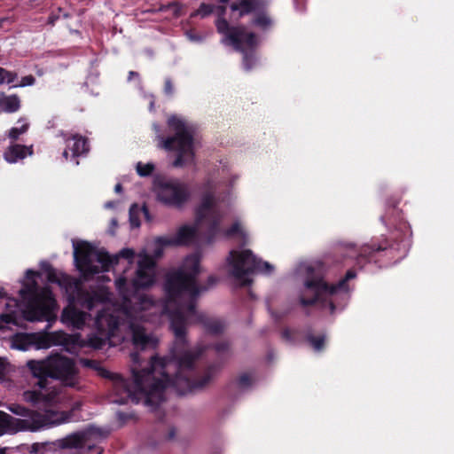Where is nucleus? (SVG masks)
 <instances>
[{
	"instance_id": "43",
	"label": "nucleus",
	"mask_w": 454,
	"mask_h": 454,
	"mask_svg": "<svg viewBox=\"0 0 454 454\" xmlns=\"http://www.w3.org/2000/svg\"><path fill=\"white\" fill-rule=\"evenodd\" d=\"M112 223H113V224H116V220H115V219H113V220H112Z\"/></svg>"
},
{
	"instance_id": "8",
	"label": "nucleus",
	"mask_w": 454,
	"mask_h": 454,
	"mask_svg": "<svg viewBox=\"0 0 454 454\" xmlns=\"http://www.w3.org/2000/svg\"><path fill=\"white\" fill-rule=\"evenodd\" d=\"M32 376L37 380L39 391L27 390L23 393V400L35 406L51 407L62 403L66 396L56 387H48L49 379L51 378L50 356L44 360H29L27 362Z\"/></svg>"
},
{
	"instance_id": "39",
	"label": "nucleus",
	"mask_w": 454,
	"mask_h": 454,
	"mask_svg": "<svg viewBox=\"0 0 454 454\" xmlns=\"http://www.w3.org/2000/svg\"><path fill=\"white\" fill-rule=\"evenodd\" d=\"M137 77L138 76V74L134 72V71H130L129 74V80L130 81L132 78L134 77Z\"/></svg>"
},
{
	"instance_id": "31",
	"label": "nucleus",
	"mask_w": 454,
	"mask_h": 454,
	"mask_svg": "<svg viewBox=\"0 0 454 454\" xmlns=\"http://www.w3.org/2000/svg\"><path fill=\"white\" fill-rule=\"evenodd\" d=\"M136 206L133 205L131 207H130V210H129V222H130V225L134 228H137L139 227L140 225V222L139 220L134 216V209H135Z\"/></svg>"
},
{
	"instance_id": "29",
	"label": "nucleus",
	"mask_w": 454,
	"mask_h": 454,
	"mask_svg": "<svg viewBox=\"0 0 454 454\" xmlns=\"http://www.w3.org/2000/svg\"><path fill=\"white\" fill-rule=\"evenodd\" d=\"M252 383V378L248 374H243L239 379V386L240 388L244 389L249 387Z\"/></svg>"
},
{
	"instance_id": "30",
	"label": "nucleus",
	"mask_w": 454,
	"mask_h": 454,
	"mask_svg": "<svg viewBox=\"0 0 454 454\" xmlns=\"http://www.w3.org/2000/svg\"><path fill=\"white\" fill-rule=\"evenodd\" d=\"M185 35H186L187 38H188L191 42L200 43V42H202V41H203V39H204V36L198 35V34H197V33H195V31H193V30L186 31V32H185Z\"/></svg>"
},
{
	"instance_id": "37",
	"label": "nucleus",
	"mask_w": 454,
	"mask_h": 454,
	"mask_svg": "<svg viewBox=\"0 0 454 454\" xmlns=\"http://www.w3.org/2000/svg\"><path fill=\"white\" fill-rule=\"evenodd\" d=\"M114 206H115L114 201H108L105 204L106 208H113V207H114Z\"/></svg>"
},
{
	"instance_id": "33",
	"label": "nucleus",
	"mask_w": 454,
	"mask_h": 454,
	"mask_svg": "<svg viewBox=\"0 0 454 454\" xmlns=\"http://www.w3.org/2000/svg\"><path fill=\"white\" fill-rule=\"evenodd\" d=\"M164 90L167 94H168V95L172 94L173 87H172L171 82L169 80H166Z\"/></svg>"
},
{
	"instance_id": "41",
	"label": "nucleus",
	"mask_w": 454,
	"mask_h": 454,
	"mask_svg": "<svg viewBox=\"0 0 454 454\" xmlns=\"http://www.w3.org/2000/svg\"><path fill=\"white\" fill-rule=\"evenodd\" d=\"M154 253H155V256L156 257H160L161 255V250L160 249L155 250Z\"/></svg>"
},
{
	"instance_id": "28",
	"label": "nucleus",
	"mask_w": 454,
	"mask_h": 454,
	"mask_svg": "<svg viewBox=\"0 0 454 454\" xmlns=\"http://www.w3.org/2000/svg\"><path fill=\"white\" fill-rule=\"evenodd\" d=\"M308 340L312 345L316 351H320L324 348L325 337L324 336H309Z\"/></svg>"
},
{
	"instance_id": "13",
	"label": "nucleus",
	"mask_w": 454,
	"mask_h": 454,
	"mask_svg": "<svg viewBox=\"0 0 454 454\" xmlns=\"http://www.w3.org/2000/svg\"><path fill=\"white\" fill-rule=\"evenodd\" d=\"M157 200L166 206L181 207L190 199L188 185L178 179L157 178L153 183Z\"/></svg>"
},
{
	"instance_id": "36",
	"label": "nucleus",
	"mask_w": 454,
	"mask_h": 454,
	"mask_svg": "<svg viewBox=\"0 0 454 454\" xmlns=\"http://www.w3.org/2000/svg\"><path fill=\"white\" fill-rule=\"evenodd\" d=\"M153 106H154V99H153V96H150V102H149V109H150V111L153 110Z\"/></svg>"
},
{
	"instance_id": "42",
	"label": "nucleus",
	"mask_w": 454,
	"mask_h": 454,
	"mask_svg": "<svg viewBox=\"0 0 454 454\" xmlns=\"http://www.w3.org/2000/svg\"><path fill=\"white\" fill-rule=\"evenodd\" d=\"M218 1L224 4V3H227L229 0H218Z\"/></svg>"
},
{
	"instance_id": "26",
	"label": "nucleus",
	"mask_w": 454,
	"mask_h": 454,
	"mask_svg": "<svg viewBox=\"0 0 454 454\" xmlns=\"http://www.w3.org/2000/svg\"><path fill=\"white\" fill-rule=\"evenodd\" d=\"M254 24L263 29L269 27L271 25L270 18L265 13H261L254 20Z\"/></svg>"
},
{
	"instance_id": "1",
	"label": "nucleus",
	"mask_w": 454,
	"mask_h": 454,
	"mask_svg": "<svg viewBox=\"0 0 454 454\" xmlns=\"http://www.w3.org/2000/svg\"><path fill=\"white\" fill-rule=\"evenodd\" d=\"M200 262V254H192L186 256L178 268H173L165 274L163 301H156L152 296L142 294L141 309L146 310L142 317L153 325L161 324L167 317L175 341L168 357L152 356L145 362L138 352H132L131 382L119 375L113 379L112 403H143L151 410H155L166 400L170 391L185 395L209 381L211 376L208 374L200 382L193 379L197 361L207 345L200 342L194 348H190L185 338L187 325L192 323H201L212 334L224 329L222 321L208 319L195 309L197 297L217 281L215 277L209 276L207 286L199 284L198 276L202 271Z\"/></svg>"
},
{
	"instance_id": "32",
	"label": "nucleus",
	"mask_w": 454,
	"mask_h": 454,
	"mask_svg": "<svg viewBox=\"0 0 454 454\" xmlns=\"http://www.w3.org/2000/svg\"><path fill=\"white\" fill-rule=\"evenodd\" d=\"M35 80L34 76L27 75V76L22 77L19 86H20V87L31 86L35 83Z\"/></svg>"
},
{
	"instance_id": "3",
	"label": "nucleus",
	"mask_w": 454,
	"mask_h": 454,
	"mask_svg": "<svg viewBox=\"0 0 454 454\" xmlns=\"http://www.w3.org/2000/svg\"><path fill=\"white\" fill-rule=\"evenodd\" d=\"M38 273L27 270L23 286L19 291L22 307L20 309L16 299L0 292V330L19 325L21 318L27 321H47V328L56 319V301L48 287H39L36 283Z\"/></svg>"
},
{
	"instance_id": "12",
	"label": "nucleus",
	"mask_w": 454,
	"mask_h": 454,
	"mask_svg": "<svg viewBox=\"0 0 454 454\" xmlns=\"http://www.w3.org/2000/svg\"><path fill=\"white\" fill-rule=\"evenodd\" d=\"M8 410L20 417H26L25 427L27 431H38L58 427L72 420V411H60L46 409L44 412L29 411L20 404H11Z\"/></svg>"
},
{
	"instance_id": "14",
	"label": "nucleus",
	"mask_w": 454,
	"mask_h": 454,
	"mask_svg": "<svg viewBox=\"0 0 454 454\" xmlns=\"http://www.w3.org/2000/svg\"><path fill=\"white\" fill-rule=\"evenodd\" d=\"M202 231H204L205 239H207V223L206 221H199L197 207L194 223L184 224L177 230L175 235L159 237L154 242L160 247L189 245L198 239L199 235Z\"/></svg>"
},
{
	"instance_id": "27",
	"label": "nucleus",
	"mask_w": 454,
	"mask_h": 454,
	"mask_svg": "<svg viewBox=\"0 0 454 454\" xmlns=\"http://www.w3.org/2000/svg\"><path fill=\"white\" fill-rule=\"evenodd\" d=\"M214 9L215 6L212 4H201L200 8L196 12H194L191 16L193 17L196 15H200V17L204 18L211 14L214 12Z\"/></svg>"
},
{
	"instance_id": "22",
	"label": "nucleus",
	"mask_w": 454,
	"mask_h": 454,
	"mask_svg": "<svg viewBox=\"0 0 454 454\" xmlns=\"http://www.w3.org/2000/svg\"><path fill=\"white\" fill-rule=\"evenodd\" d=\"M384 249L383 247H370V246H364L361 248L360 252H359V254H357V251L356 248L354 247H350V252L348 254L349 256H355L356 255V260L357 261V263L360 264L362 260L366 257L368 254H370L372 252H375V251H380V250H382Z\"/></svg>"
},
{
	"instance_id": "9",
	"label": "nucleus",
	"mask_w": 454,
	"mask_h": 454,
	"mask_svg": "<svg viewBox=\"0 0 454 454\" xmlns=\"http://www.w3.org/2000/svg\"><path fill=\"white\" fill-rule=\"evenodd\" d=\"M226 269L229 276L238 286H247L252 282L251 276L254 272L270 274L273 266L268 262L258 259L251 250H231L226 259Z\"/></svg>"
},
{
	"instance_id": "23",
	"label": "nucleus",
	"mask_w": 454,
	"mask_h": 454,
	"mask_svg": "<svg viewBox=\"0 0 454 454\" xmlns=\"http://www.w3.org/2000/svg\"><path fill=\"white\" fill-rule=\"evenodd\" d=\"M18 123L20 124L19 127H13L9 130L8 136L13 140L18 139L20 135L26 133L29 127L26 119H20Z\"/></svg>"
},
{
	"instance_id": "21",
	"label": "nucleus",
	"mask_w": 454,
	"mask_h": 454,
	"mask_svg": "<svg viewBox=\"0 0 454 454\" xmlns=\"http://www.w3.org/2000/svg\"><path fill=\"white\" fill-rule=\"evenodd\" d=\"M0 106L7 113H14L20 109V101L15 95L4 97L0 99Z\"/></svg>"
},
{
	"instance_id": "18",
	"label": "nucleus",
	"mask_w": 454,
	"mask_h": 454,
	"mask_svg": "<svg viewBox=\"0 0 454 454\" xmlns=\"http://www.w3.org/2000/svg\"><path fill=\"white\" fill-rule=\"evenodd\" d=\"M67 148L63 152V157L67 160L69 154L73 158L85 153L89 148L87 141L79 136H74L66 140Z\"/></svg>"
},
{
	"instance_id": "4",
	"label": "nucleus",
	"mask_w": 454,
	"mask_h": 454,
	"mask_svg": "<svg viewBox=\"0 0 454 454\" xmlns=\"http://www.w3.org/2000/svg\"><path fill=\"white\" fill-rule=\"evenodd\" d=\"M226 182L223 178L212 177L204 184L198 206V219L207 223V243L210 244L220 238H238L247 244V234L239 220H235L228 228L222 227L223 219L231 207V192L223 194L222 187L232 185L234 179L230 180L228 184Z\"/></svg>"
},
{
	"instance_id": "20",
	"label": "nucleus",
	"mask_w": 454,
	"mask_h": 454,
	"mask_svg": "<svg viewBox=\"0 0 454 454\" xmlns=\"http://www.w3.org/2000/svg\"><path fill=\"white\" fill-rule=\"evenodd\" d=\"M261 7L259 0H240L239 3L232 4V12H239V17L248 14Z\"/></svg>"
},
{
	"instance_id": "35",
	"label": "nucleus",
	"mask_w": 454,
	"mask_h": 454,
	"mask_svg": "<svg viewBox=\"0 0 454 454\" xmlns=\"http://www.w3.org/2000/svg\"><path fill=\"white\" fill-rule=\"evenodd\" d=\"M82 406V403L80 402H75L73 403L71 410L69 411H72V416L74 415V412L77 410H79Z\"/></svg>"
},
{
	"instance_id": "15",
	"label": "nucleus",
	"mask_w": 454,
	"mask_h": 454,
	"mask_svg": "<svg viewBox=\"0 0 454 454\" xmlns=\"http://www.w3.org/2000/svg\"><path fill=\"white\" fill-rule=\"evenodd\" d=\"M51 379L59 380L65 386L74 387L78 382V369L74 361L62 355L50 356Z\"/></svg>"
},
{
	"instance_id": "19",
	"label": "nucleus",
	"mask_w": 454,
	"mask_h": 454,
	"mask_svg": "<svg viewBox=\"0 0 454 454\" xmlns=\"http://www.w3.org/2000/svg\"><path fill=\"white\" fill-rule=\"evenodd\" d=\"M32 146L13 144L11 145L4 153V159L9 163H16L27 156L32 155Z\"/></svg>"
},
{
	"instance_id": "25",
	"label": "nucleus",
	"mask_w": 454,
	"mask_h": 454,
	"mask_svg": "<svg viewBox=\"0 0 454 454\" xmlns=\"http://www.w3.org/2000/svg\"><path fill=\"white\" fill-rule=\"evenodd\" d=\"M136 169L140 176H148L154 171L155 166L152 162L142 163L139 161L137 163Z\"/></svg>"
},
{
	"instance_id": "34",
	"label": "nucleus",
	"mask_w": 454,
	"mask_h": 454,
	"mask_svg": "<svg viewBox=\"0 0 454 454\" xmlns=\"http://www.w3.org/2000/svg\"><path fill=\"white\" fill-rule=\"evenodd\" d=\"M228 348V345L226 343H220V344H217L215 348L217 352H223L224 351L225 349H227Z\"/></svg>"
},
{
	"instance_id": "24",
	"label": "nucleus",
	"mask_w": 454,
	"mask_h": 454,
	"mask_svg": "<svg viewBox=\"0 0 454 454\" xmlns=\"http://www.w3.org/2000/svg\"><path fill=\"white\" fill-rule=\"evenodd\" d=\"M14 367L6 358L0 356V381L4 382L9 380Z\"/></svg>"
},
{
	"instance_id": "6",
	"label": "nucleus",
	"mask_w": 454,
	"mask_h": 454,
	"mask_svg": "<svg viewBox=\"0 0 454 454\" xmlns=\"http://www.w3.org/2000/svg\"><path fill=\"white\" fill-rule=\"evenodd\" d=\"M167 124L168 129L174 133L173 136L167 137L160 134L159 125L153 124L157 146L176 153L173 165L176 168L193 164L196 147L195 125L185 117L177 114L168 116Z\"/></svg>"
},
{
	"instance_id": "38",
	"label": "nucleus",
	"mask_w": 454,
	"mask_h": 454,
	"mask_svg": "<svg viewBox=\"0 0 454 454\" xmlns=\"http://www.w3.org/2000/svg\"><path fill=\"white\" fill-rule=\"evenodd\" d=\"M217 10H218V12H219V14H220L221 16H223V15H224V13H225V11H226V7H224V6H219V7H217Z\"/></svg>"
},
{
	"instance_id": "17",
	"label": "nucleus",
	"mask_w": 454,
	"mask_h": 454,
	"mask_svg": "<svg viewBox=\"0 0 454 454\" xmlns=\"http://www.w3.org/2000/svg\"><path fill=\"white\" fill-rule=\"evenodd\" d=\"M27 422L26 417L14 418L0 411V435L5 433H16L19 431H27L25 427Z\"/></svg>"
},
{
	"instance_id": "5",
	"label": "nucleus",
	"mask_w": 454,
	"mask_h": 454,
	"mask_svg": "<svg viewBox=\"0 0 454 454\" xmlns=\"http://www.w3.org/2000/svg\"><path fill=\"white\" fill-rule=\"evenodd\" d=\"M323 272V264L320 262H301L298 265L296 275L303 282L300 301L302 305L326 302L331 313H333L335 308L347 303L350 291L347 281L355 278L356 273L348 270L337 285L328 286L324 281Z\"/></svg>"
},
{
	"instance_id": "10",
	"label": "nucleus",
	"mask_w": 454,
	"mask_h": 454,
	"mask_svg": "<svg viewBox=\"0 0 454 454\" xmlns=\"http://www.w3.org/2000/svg\"><path fill=\"white\" fill-rule=\"evenodd\" d=\"M215 26L217 31L223 35L222 43L231 45L236 51L242 52L244 68L250 70L255 63V59L250 54L258 43L255 35L247 33L243 27H231L223 17L217 19Z\"/></svg>"
},
{
	"instance_id": "2",
	"label": "nucleus",
	"mask_w": 454,
	"mask_h": 454,
	"mask_svg": "<svg viewBox=\"0 0 454 454\" xmlns=\"http://www.w3.org/2000/svg\"><path fill=\"white\" fill-rule=\"evenodd\" d=\"M137 258V270L131 280L132 288L125 276L115 279L116 289L122 298L121 305L112 301V294L104 286L82 290L75 285L77 294L64 308L61 322L68 327L82 330L89 326L91 321V315L82 309L88 311L97 309L98 311L93 321V328L97 333L90 335L86 341H79L80 335L74 334L75 339L68 344L70 352H74V347L70 348V344L101 348L107 340L118 336L121 326L126 329L135 349L145 351L157 347L158 339L143 325L148 321L142 317L146 314V310L141 309L142 294L136 293L140 289H148L155 284L156 262L145 249L138 253Z\"/></svg>"
},
{
	"instance_id": "44",
	"label": "nucleus",
	"mask_w": 454,
	"mask_h": 454,
	"mask_svg": "<svg viewBox=\"0 0 454 454\" xmlns=\"http://www.w3.org/2000/svg\"><path fill=\"white\" fill-rule=\"evenodd\" d=\"M98 454H101V452H98Z\"/></svg>"
},
{
	"instance_id": "16",
	"label": "nucleus",
	"mask_w": 454,
	"mask_h": 454,
	"mask_svg": "<svg viewBox=\"0 0 454 454\" xmlns=\"http://www.w3.org/2000/svg\"><path fill=\"white\" fill-rule=\"evenodd\" d=\"M106 434L96 427H89L83 431L73 433L58 441L59 446L63 449L90 448V443L103 439Z\"/></svg>"
},
{
	"instance_id": "40",
	"label": "nucleus",
	"mask_w": 454,
	"mask_h": 454,
	"mask_svg": "<svg viewBox=\"0 0 454 454\" xmlns=\"http://www.w3.org/2000/svg\"><path fill=\"white\" fill-rule=\"evenodd\" d=\"M114 191H115L116 192H121V184H117L115 185V187H114Z\"/></svg>"
},
{
	"instance_id": "7",
	"label": "nucleus",
	"mask_w": 454,
	"mask_h": 454,
	"mask_svg": "<svg viewBox=\"0 0 454 454\" xmlns=\"http://www.w3.org/2000/svg\"><path fill=\"white\" fill-rule=\"evenodd\" d=\"M74 260L77 269L84 277L107 271L110 266L118 262L120 257L132 263L135 252L130 248H123L114 256L104 250H99L90 243L82 240H73Z\"/></svg>"
},
{
	"instance_id": "11",
	"label": "nucleus",
	"mask_w": 454,
	"mask_h": 454,
	"mask_svg": "<svg viewBox=\"0 0 454 454\" xmlns=\"http://www.w3.org/2000/svg\"><path fill=\"white\" fill-rule=\"evenodd\" d=\"M76 336H71L62 331L38 333H16L11 339V348L27 351L31 348L47 349L53 346H62L67 351H71L68 344Z\"/></svg>"
}]
</instances>
